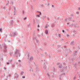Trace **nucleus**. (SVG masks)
I'll use <instances>...</instances> for the list:
<instances>
[{"mask_svg": "<svg viewBox=\"0 0 80 80\" xmlns=\"http://www.w3.org/2000/svg\"><path fill=\"white\" fill-rule=\"evenodd\" d=\"M52 7H53V5H52Z\"/></svg>", "mask_w": 80, "mask_h": 80, "instance_id": "6ab92c4d", "label": "nucleus"}, {"mask_svg": "<svg viewBox=\"0 0 80 80\" xmlns=\"http://www.w3.org/2000/svg\"><path fill=\"white\" fill-rule=\"evenodd\" d=\"M38 27H40V26H39V25H38Z\"/></svg>", "mask_w": 80, "mask_h": 80, "instance_id": "4468645a", "label": "nucleus"}, {"mask_svg": "<svg viewBox=\"0 0 80 80\" xmlns=\"http://www.w3.org/2000/svg\"><path fill=\"white\" fill-rule=\"evenodd\" d=\"M0 32H2V28H0Z\"/></svg>", "mask_w": 80, "mask_h": 80, "instance_id": "39448f33", "label": "nucleus"}, {"mask_svg": "<svg viewBox=\"0 0 80 80\" xmlns=\"http://www.w3.org/2000/svg\"><path fill=\"white\" fill-rule=\"evenodd\" d=\"M40 15H41V12L40 13Z\"/></svg>", "mask_w": 80, "mask_h": 80, "instance_id": "dca6fc26", "label": "nucleus"}, {"mask_svg": "<svg viewBox=\"0 0 80 80\" xmlns=\"http://www.w3.org/2000/svg\"><path fill=\"white\" fill-rule=\"evenodd\" d=\"M7 64H8H8H9V63H8H8H7Z\"/></svg>", "mask_w": 80, "mask_h": 80, "instance_id": "ddd939ff", "label": "nucleus"}, {"mask_svg": "<svg viewBox=\"0 0 80 80\" xmlns=\"http://www.w3.org/2000/svg\"><path fill=\"white\" fill-rule=\"evenodd\" d=\"M28 57H29V54L28 55Z\"/></svg>", "mask_w": 80, "mask_h": 80, "instance_id": "6e6552de", "label": "nucleus"}, {"mask_svg": "<svg viewBox=\"0 0 80 80\" xmlns=\"http://www.w3.org/2000/svg\"><path fill=\"white\" fill-rule=\"evenodd\" d=\"M78 10H80V8H78Z\"/></svg>", "mask_w": 80, "mask_h": 80, "instance_id": "f8f14e48", "label": "nucleus"}, {"mask_svg": "<svg viewBox=\"0 0 80 80\" xmlns=\"http://www.w3.org/2000/svg\"><path fill=\"white\" fill-rule=\"evenodd\" d=\"M23 13H24V11H23Z\"/></svg>", "mask_w": 80, "mask_h": 80, "instance_id": "a211bd4d", "label": "nucleus"}, {"mask_svg": "<svg viewBox=\"0 0 80 80\" xmlns=\"http://www.w3.org/2000/svg\"><path fill=\"white\" fill-rule=\"evenodd\" d=\"M23 78H25V77H24Z\"/></svg>", "mask_w": 80, "mask_h": 80, "instance_id": "f3484780", "label": "nucleus"}, {"mask_svg": "<svg viewBox=\"0 0 80 80\" xmlns=\"http://www.w3.org/2000/svg\"><path fill=\"white\" fill-rule=\"evenodd\" d=\"M18 62H21V61L20 60H19L18 61Z\"/></svg>", "mask_w": 80, "mask_h": 80, "instance_id": "423d86ee", "label": "nucleus"}, {"mask_svg": "<svg viewBox=\"0 0 80 80\" xmlns=\"http://www.w3.org/2000/svg\"><path fill=\"white\" fill-rule=\"evenodd\" d=\"M27 19V17H25V18H24L23 19L24 20H26V19Z\"/></svg>", "mask_w": 80, "mask_h": 80, "instance_id": "20e7f679", "label": "nucleus"}, {"mask_svg": "<svg viewBox=\"0 0 80 80\" xmlns=\"http://www.w3.org/2000/svg\"><path fill=\"white\" fill-rule=\"evenodd\" d=\"M59 37H60V35H59Z\"/></svg>", "mask_w": 80, "mask_h": 80, "instance_id": "2eb2a0df", "label": "nucleus"}, {"mask_svg": "<svg viewBox=\"0 0 80 80\" xmlns=\"http://www.w3.org/2000/svg\"><path fill=\"white\" fill-rule=\"evenodd\" d=\"M15 33H14V34H15Z\"/></svg>", "mask_w": 80, "mask_h": 80, "instance_id": "aec40b11", "label": "nucleus"}, {"mask_svg": "<svg viewBox=\"0 0 80 80\" xmlns=\"http://www.w3.org/2000/svg\"><path fill=\"white\" fill-rule=\"evenodd\" d=\"M38 17H40V16L39 15H38L37 16Z\"/></svg>", "mask_w": 80, "mask_h": 80, "instance_id": "9d476101", "label": "nucleus"}, {"mask_svg": "<svg viewBox=\"0 0 80 80\" xmlns=\"http://www.w3.org/2000/svg\"><path fill=\"white\" fill-rule=\"evenodd\" d=\"M45 28H47V26H46L45 27Z\"/></svg>", "mask_w": 80, "mask_h": 80, "instance_id": "0eeeda50", "label": "nucleus"}, {"mask_svg": "<svg viewBox=\"0 0 80 80\" xmlns=\"http://www.w3.org/2000/svg\"><path fill=\"white\" fill-rule=\"evenodd\" d=\"M45 33H46V34H47L48 33V31L47 30H46L45 31Z\"/></svg>", "mask_w": 80, "mask_h": 80, "instance_id": "f03ea898", "label": "nucleus"}, {"mask_svg": "<svg viewBox=\"0 0 80 80\" xmlns=\"http://www.w3.org/2000/svg\"><path fill=\"white\" fill-rule=\"evenodd\" d=\"M65 32V31L63 30H62V32Z\"/></svg>", "mask_w": 80, "mask_h": 80, "instance_id": "1a4fd4ad", "label": "nucleus"}, {"mask_svg": "<svg viewBox=\"0 0 80 80\" xmlns=\"http://www.w3.org/2000/svg\"><path fill=\"white\" fill-rule=\"evenodd\" d=\"M33 60V57H31L30 58V60Z\"/></svg>", "mask_w": 80, "mask_h": 80, "instance_id": "7ed1b4c3", "label": "nucleus"}, {"mask_svg": "<svg viewBox=\"0 0 80 80\" xmlns=\"http://www.w3.org/2000/svg\"><path fill=\"white\" fill-rule=\"evenodd\" d=\"M15 53L16 55H19V57H20V53L18 51H16Z\"/></svg>", "mask_w": 80, "mask_h": 80, "instance_id": "f257e3e1", "label": "nucleus"}, {"mask_svg": "<svg viewBox=\"0 0 80 80\" xmlns=\"http://www.w3.org/2000/svg\"><path fill=\"white\" fill-rule=\"evenodd\" d=\"M34 40H35V39H36V38H34Z\"/></svg>", "mask_w": 80, "mask_h": 80, "instance_id": "9b49d317", "label": "nucleus"}]
</instances>
